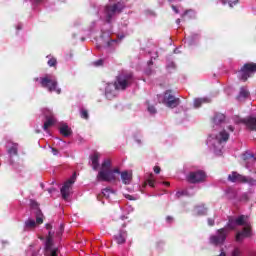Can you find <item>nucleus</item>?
I'll return each mask as SVG.
<instances>
[{
	"instance_id": "1",
	"label": "nucleus",
	"mask_w": 256,
	"mask_h": 256,
	"mask_svg": "<svg viewBox=\"0 0 256 256\" xmlns=\"http://www.w3.org/2000/svg\"><path fill=\"white\" fill-rule=\"evenodd\" d=\"M237 225H244V230L242 232H238L236 234V241L241 243L243 239L247 237H251V228L249 226L247 216H240L235 220L231 219L228 221L227 227L217 230L216 235H212L209 238L211 245H223L225 240L227 239V235H229V231L227 229H235Z\"/></svg>"
},
{
	"instance_id": "2",
	"label": "nucleus",
	"mask_w": 256,
	"mask_h": 256,
	"mask_svg": "<svg viewBox=\"0 0 256 256\" xmlns=\"http://www.w3.org/2000/svg\"><path fill=\"white\" fill-rule=\"evenodd\" d=\"M133 83V76L120 75L117 77L115 83L103 82L102 89L107 99H115L118 91H125L126 87H129Z\"/></svg>"
},
{
	"instance_id": "3",
	"label": "nucleus",
	"mask_w": 256,
	"mask_h": 256,
	"mask_svg": "<svg viewBox=\"0 0 256 256\" xmlns=\"http://www.w3.org/2000/svg\"><path fill=\"white\" fill-rule=\"evenodd\" d=\"M121 170L114 168L111 170V159H105L100 167V170L96 176L97 181H105L106 183H115Z\"/></svg>"
},
{
	"instance_id": "4",
	"label": "nucleus",
	"mask_w": 256,
	"mask_h": 256,
	"mask_svg": "<svg viewBox=\"0 0 256 256\" xmlns=\"http://www.w3.org/2000/svg\"><path fill=\"white\" fill-rule=\"evenodd\" d=\"M229 140V133L225 130H219L218 134H211L208 138L207 145L213 149L215 155H221L223 150V143H227Z\"/></svg>"
},
{
	"instance_id": "5",
	"label": "nucleus",
	"mask_w": 256,
	"mask_h": 256,
	"mask_svg": "<svg viewBox=\"0 0 256 256\" xmlns=\"http://www.w3.org/2000/svg\"><path fill=\"white\" fill-rule=\"evenodd\" d=\"M40 85L48 89L50 93H57L58 95L61 94V88L57 87V79L52 76H46L40 80Z\"/></svg>"
},
{
	"instance_id": "6",
	"label": "nucleus",
	"mask_w": 256,
	"mask_h": 256,
	"mask_svg": "<svg viewBox=\"0 0 256 256\" xmlns=\"http://www.w3.org/2000/svg\"><path fill=\"white\" fill-rule=\"evenodd\" d=\"M123 9H125V4H123V2H118L113 6H107L104 12L106 22L111 23V19H113L117 13H121Z\"/></svg>"
},
{
	"instance_id": "7",
	"label": "nucleus",
	"mask_w": 256,
	"mask_h": 256,
	"mask_svg": "<svg viewBox=\"0 0 256 256\" xmlns=\"http://www.w3.org/2000/svg\"><path fill=\"white\" fill-rule=\"evenodd\" d=\"M45 255L46 256H57L59 255V248L53 244V233L49 232L45 242Z\"/></svg>"
},
{
	"instance_id": "8",
	"label": "nucleus",
	"mask_w": 256,
	"mask_h": 256,
	"mask_svg": "<svg viewBox=\"0 0 256 256\" xmlns=\"http://www.w3.org/2000/svg\"><path fill=\"white\" fill-rule=\"evenodd\" d=\"M256 73V64L255 63H247L245 64L241 70L238 72V77L242 81H247L251 75Z\"/></svg>"
},
{
	"instance_id": "9",
	"label": "nucleus",
	"mask_w": 256,
	"mask_h": 256,
	"mask_svg": "<svg viewBox=\"0 0 256 256\" xmlns=\"http://www.w3.org/2000/svg\"><path fill=\"white\" fill-rule=\"evenodd\" d=\"M159 101L164 103L170 109H175L179 105V98H175L170 91H166L164 96H159Z\"/></svg>"
},
{
	"instance_id": "10",
	"label": "nucleus",
	"mask_w": 256,
	"mask_h": 256,
	"mask_svg": "<svg viewBox=\"0 0 256 256\" xmlns=\"http://www.w3.org/2000/svg\"><path fill=\"white\" fill-rule=\"evenodd\" d=\"M75 179L76 177L74 174L63 184L62 188L60 189L61 195L65 201L69 199V195H71V191H73V183H75Z\"/></svg>"
},
{
	"instance_id": "11",
	"label": "nucleus",
	"mask_w": 256,
	"mask_h": 256,
	"mask_svg": "<svg viewBox=\"0 0 256 256\" xmlns=\"http://www.w3.org/2000/svg\"><path fill=\"white\" fill-rule=\"evenodd\" d=\"M186 179L189 183H203V181L207 179V174H205V172L201 170H198V171L190 172L187 175Z\"/></svg>"
},
{
	"instance_id": "12",
	"label": "nucleus",
	"mask_w": 256,
	"mask_h": 256,
	"mask_svg": "<svg viewBox=\"0 0 256 256\" xmlns=\"http://www.w3.org/2000/svg\"><path fill=\"white\" fill-rule=\"evenodd\" d=\"M228 180H230L231 183H247V177L237 172H232L230 175H228Z\"/></svg>"
},
{
	"instance_id": "13",
	"label": "nucleus",
	"mask_w": 256,
	"mask_h": 256,
	"mask_svg": "<svg viewBox=\"0 0 256 256\" xmlns=\"http://www.w3.org/2000/svg\"><path fill=\"white\" fill-rule=\"evenodd\" d=\"M121 181L124 185H131L133 181V172L132 171H122L119 173Z\"/></svg>"
},
{
	"instance_id": "14",
	"label": "nucleus",
	"mask_w": 256,
	"mask_h": 256,
	"mask_svg": "<svg viewBox=\"0 0 256 256\" xmlns=\"http://www.w3.org/2000/svg\"><path fill=\"white\" fill-rule=\"evenodd\" d=\"M223 123H225V115L216 114L213 118V129H219V127H223Z\"/></svg>"
},
{
	"instance_id": "15",
	"label": "nucleus",
	"mask_w": 256,
	"mask_h": 256,
	"mask_svg": "<svg viewBox=\"0 0 256 256\" xmlns=\"http://www.w3.org/2000/svg\"><path fill=\"white\" fill-rule=\"evenodd\" d=\"M46 122L43 125L44 131H47L49 127L55 125V118L51 115V111L46 110Z\"/></svg>"
},
{
	"instance_id": "16",
	"label": "nucleus",
	"mask_w": 256,
	"mask_h": 256,
	"mask_svg": "<svg viewBox=\"0 0 256 256\" xmlns=\"http://www.w3.org/2000/svg\"><path fill=\"white\" fill-rule=\"evenodd\" d=\"M239 123H244L251 131H256V118L250 117L244 120H240Z\"/></svg>"
},
{
	"instance_id": "17",
	"label": "nucleus",
	"mask_w": 256,
	"mask_h": 256,
	"mask_svg": "<svg viewBox=\"0 0 256 256\" xmlns=\"http://www.w3.org/2000/svg\"><path fill=\"white\" fill-rule=\"evenodd\" d=\"M99 159H101V154H99L98 152L90 156L91 166L94 171H97V169H99Z\"/></svg>"
},
{
	"instance_id": "18",
	"label": "nucleus",
	"mask_w": 256,
	"mask_h": 256,
	"mask_svg": "<svg viewBox=\"0 0 256 256\" xmlns=\"http://www.w3.org/2000/svg\"><path fill=\"white\" fill-rule=\"evenodd\" d=\"M114 239L118 245H123L127 241V232L121 230L117 235L114 236Z\"/></svg>"
},
{
	"instance_id": "19",
	"label": "nucleus",
	"mask_w": 256,
	"mask_h": 256,
	"mask_svg": "<svg viewBox=\"0 0 256 256\" xmlns=\"http://www.w3.org/2000/svg\"><path fill=\"white\" fill-rule=\"evenodd\" d=\"M249 97V90L245 87L240 88V92L237 96L238 101H245Z\"/></svg>"
},
{
	"instance_id": "20",
	"label": "nucleus",
	"mask_w": 256,
	"mask_h": 256,
	"mask_svg": "<svg viewBox=\"0 0 256 256\" xmlns=\"http://www.w3.org/2000/svg\"><path fill=\"white\" fill-rule=\"evenodd\" d=\"M203 103H211V98L209 97H204V98H196L194 100V107L198 108L203 105Z\"/></svg>"
},
{
	"instance_id": "21",
	"label": "nucleus",
	"mask_w": 256,
	"mask_h": 256,
	"mask_svg": "<svg viewBox=\"0 0 256 256\" xmlns=\"http://www.w3.org/2000/svg\"><path fill=\"white\" fill-rule=\"evenodd\" d=\"M60 133L64 137H69V135H71L72 131H71L70 127L67 124H61Z\"/></svg>"
},
{
	"instance_id": "22",
	"label": "nucleus",
	"mask_w": 256,
	"mask_h": 256,
	"mask_svg": "<svg viewBox=\"0 0 256 256\" xmlns=\"http://www.w3.org/2000/svg\"><path fill=\"white\" fill-rule=\"evenodd\" d=\"M8 147V153L10 155V157H13V155H17V144H13L11 142H9L7 144Z\"/></svg>"
},
{
	"instance_id": "23",
	"label": "nucleus",
	"mask_w": 256,
	"mask_h": 256,
	"mask_svg": "<svg viewBox=\"0 0 256 256\" xmlns=\"http://www.w3.org/2000/svg\"><path fill=\"white\" fill-rule=\"evenodd\" d=\"M194 213L195 215H207V209L205 206L201 205V206H197L194 209Z\"/></svg>"
},
{
	"instance_id": "24",
	"label": "nucleus",
	"mask_w": 256,
	"mask_h": 256,
	"mask_svg": "<svg viewBox=\"0 0 256 256\" xmlns=\"http://www.w3.org/2000/svg\"><path fill=\"white\" fill-rule=\"evenodd\" d=\"M37 223L33 219H28L25 221V229H35Z\"/></svg>"
},
{
	"instance_id": "25",
	"label": "nucleus",
	"mask_w": 256,
	"mask_h": 256,
	"mask_svg": "<svg viewBox=\"0 0 256 256\" xmlns=\"http://www.w3.org/2000/svg\"><path fill=\"white\" fill-rule=\"evenodd\" d=\"M115 192L109 188H105L102 191V194L104 195V197H106V199H109V197H111V195H113Z\"/></svg>"
},
{
	"instance_id": "26",
	"label": "nucleus",
	"mask_w": 256,
	"mask_h": 256,
	"mask_svg": "<svg viewBox=\"0 0 256 256\" xmlns=\"http://www.w3.org/2000/svg\"><path fill=\"white\" fill-rule=\"evenodd\" d=\"M148 185L150 187H155V178H153V174H151L150 177L148 178Z\"/></svg>"
},
{
	"instance_id": "27",
	"label": "nucleus",
	"mask_w": 256,
	"mask_h": 256,
	"mask_svg": "<svg viewBox=\"0 0 256 256\" xmlns=\"http://www.w3.org/2000/svg\"><path fill=\"white\" fill-rule=\"evenodd\" d=\"M48 65H49V67H55V65H57V59H55V58H50V59L48 60Z\"/></svg>"
},
{
	"instance_id": "28",
	"label": "nucleus",
	"mask_w": 256,
	"mask_h": 256,
	"mask_svg": "<svg viewBox=\"0 0 256 256\" xmlns=\"http://www.w3.org/2000/svg\"><path fill=\"white\" fill-rule=\"evenodd\" d=\"M80 115L82 119H89V112L87 110H81Z\"/></svg>"
},
{
	"instance_id": "29",
	"label": "nucleus",
	"mask_w": 256,
	"mask_h": 256,
	"mask_svg": "<svg viewBox=\"0 0 256 256\" xmlns=\"http://www.w3.org/2000/svg\"><path fill=\"white\" fill-rule=\"evenodd\" d=\"M124 197H125L126 199H128L129 201H137V199H139V197H137V196H131V195H129V194H125Z\"/></svg>"
},
{
	"instance_id": "30",
	"label": "nucleus",
	"mask_w": 256,
	"mask_h": 256,
	"mask_svg": "<svg viewBox=\"0 0 256 256\" xmlns=\"http://www.w3.org/2000/svg\"><path fill=\"white\" fill-rule=\"evenodd\" d=\"M36 223H37V225H41V223H43V215L39 214L36 217Z\"/></svg>"
},
{
	"instance_id": "31",
	"label": "nucleus",
	"mask_w": 256,
	"mask_h": 256,
	"mask_svg": "<svg viewBox=\"0 0 256 256\" xmlns=\"http://www.w3.org/2000/svg\"><path fill=\"white\" fill-rule=\"evenodd\" d=\"M101 65H103V60H98L93 62L94 67H101Z\"/></svg>"
},
{
	"instance_id": "32",
	"label": "nucleus",
	"mask_w": 256,
	"mask_h": 256,
	"mask_svg": "<svg viewBox=\"0 0 256 256\" xmlns=\"http://www.w3.org/2000/svg\"><path fill=\"white\" fill-rule=\"evenodd\" d=\"M232 256H241V250L234 249V251L232 252Z\"/></svg>"
},
{
	"instance_id": "33",
	"label": "nucleus",
	"mask_w": 256,
	"mask_h": 256,
	"mask_svg": "<svg viewBox=\"0 0 256 256\" xmlns=\"http://www.w3.org/2000/svg\"><path fill=\"white\" fill-rule=\"evenodd\" d=\"M237 3H239L238 0L228 1L229 7H233L234 5H237Z\"/></svg>"
},
{
	"instance_id": "34",
	"label": "nucleus",
	"mask_w": 256,
	"mask_h": 256,
	"mask_svg": "<svg viewBox=\"0 0 256 256\" xmlns=\"http://www.w3.org/2000/svg\"><path fill=\"white\" fill-rule=\"evenodd\" d=\"M208 225H209L210 227H213V225H215V219H213V218H208Z\"/></svg>"
},
{
	"instance_id": "35",
	"label": "nucleus",
	"mask_w": 256,
	"mask_h": 256,
	"mask_svg": "<svg viewBox=\"0 0 256 256\" xmlns=\"http://www.w3.org/2000/svg\"><path fill=\"white\" fill-rule=\"evenodd\" d=\"M148 111H149V113H151L152 115H153L154 113H156L155 107H153V106L148 107Z\"/></svg>"
},
{
	"instance_id": "36",
	"label": "nucleus",
	"mask_w": 256,
	"mask_h": 256,
	"mask_svg": "<svg viewBox=\"0 0 256 256\" xmlns=\"http://www.w3.org/2000/svg\"><path fill=\"white\" fill-rule=\"evenodd\" d=\"M154 173L159 174L161 173V168L159 166L154 167Z\"/></svg>"
},
{
	"instance_id": "37",
	"label": "nucleus",
	"mask_w": 256,
	"mask_h": 256,
	"mask_svg": "<svg viewBox=\"0 0 256 256\" xmlns=\"http://www.w3.org/2000/svg\"><path fill=\"white\" fill-rule=\"evenodd\" d=\"M51 153L53 155H59V151L57 149H55V148H51Z\"/></svg>"
},
{
	"instance_id": "38",
	"label": "nucleus",
	"mask_w": 256,
	"mask_h": 256,
	"mask_svg": "<svg viewBox=\"0 0 256 256\" xmlns=\"http://www.w3.org/2000/svg\"><path fill=\"white\" fill-rule=\"evenodd\" d=\"M229 131H231L232 133L235 131V128L233 126H228Z\"/></svg>"
},
{
	"instance_id": "39",
	"label": "nucleus",
	"mask_w": 256,
	"mask_h": 256,
	"mask_svg": "<svg viewBox=\"0 0 256 256\" xmlns=\"http://www.w3.org/2000/svg\"><path fill=\"white\" fill-rule=\"evenodd\" d=\"M166 220L168 221V223H170V221H173V218L171 216H168Z\"/></svg>"
},
{
	"instance_id": "40",
	"label": "nucleus",
	"mask_w": 256,
	"mask_h": 256,
	"mask_svg": "<svg viewBox=\"0 0 256 256\" xmlns=\"http://www.w3.org/2000/svg\"><path fill=\"white\" fill-rule=\"evenodd\" d=\"M172 9H173V11H175V13H179V10H177V7L172 6Z\"/></svg>"
},
{
	"instance_id": "41",
	"label": "nucleus",
	"mask_w": 256,
	"mask_h": 256,
	"mask_svg": "<svg viewBox=\"0 0 256 256\" xmlns=\"http://www.w3.org/2000/svg\"><path fill=\"white\" fill-rule=\"evenodd\" d=\"M189 13H191V12H190V11L185 12V14H184V15H182L183 19H185V17H186V16H188V15H189Z\"/></svg>"
},
{
	"instance_id": "42",
	"label": "nucleus",
	"mask_w": 256,
	"mask_h": 256,
	"mask_svg": "<svg viewBox=\"0 0 256 256\" xmlns=\"http://www.w3.org/2000/svg\"><path fill=\"white\" fill-rule=\"evenodd\" d=\"M223 5H227V1L229 0H221Z\"/></svg>"
},
{
	"instance_id": "43",
	"label": "nucleus",
	"mask_w": 256,
	"mask_h": 256,
	"mask_svg": "<svg viewBox=\"0 0 256 256\" xmlns=\"http://www.w3.org/2000/svg\"><path fill=\"white\" fill-rule=\"evenodd\" d=\"M46 229H51V224H46Z\"/></svg>"
},
{
	"instance_id": "44",
	"label": "nucleus",
	"mask_w": 256,
	"mask_h": 256,
	"mask_svg": "<svg viewBox=\"0 0 256 256\" xmlns=\"http://www.w3.org/2000/svg\"><path fill=\"white\" fill-rule=\"evenodd\" d=\"M176 23H177V25H179L181 23V19H177Z\"/></svg>"
},
{
	"instance_id": "45",
	"label": "nucleus",
	"mask_w": 256,
	"mask_h": 256,
	"mask_svg": "<svg viewBox=\"0 0 256 256\" xmlns=\"http://www.w3.org/2000/svg\"><path fill=\"white\" fill-rule=\"evenodd\" d=\"M219 256H227L225 252H221Z\"/></svg>"
},
{
	"instance_id": "46",
	"label": "nucleus",
	"mask_w": 256,
	"mask_h": 256,
	"mask_svg": "<svg viewBox=\"0 0 256 256\" xmlns=\"http://www.w3.org/2000/svg\"><path fill=\"white\" fill-rule=\"evenodd\" d=\"M35 3H39V1H41V0H33Z\"/></svg>"
},
{
	"instance_id": "47",
	"label": "nucleus",
	"mask_w": 256,
	"mask_h": 256,
	"mask_svg": "<svg viewBox=\"0 0 256 256\" xmlns=\"http://www.w3.org/2000/svg\"><path fill=\"white\" fill-rule=\"evenodd\" d=\"M17 29H21V25H18V26H17Z\"/></svg>"
},
{
	"instance_id": "48",
	"label": "nucleus",
	"mask_w": 256,
	"mask_h": 256,
	"mask_svg": "<svg viewBox=\"0 0 256 256\" xmlns=\"http://www.w3.org/2000/svg\"><path fill=\"white\" fill-rule=\"evenodd\" d=\"M35 81H39V78H35Z\"/></svg>"
},
{
	"instance_id": "49",
	"label": "nucleus",
	"mask_w": 256,
	"mask_h": 256,
	"mask_svg": "<svg viewBox=\"0 0 256 256\" xmlns=\"http://www.w3.org/2000/svg\"><path fill=\"white\" fill-rule=\"evenodd\" d=\"M165 185H169V182H165Z\"/></svg>"
},
{
	"instance_id": "50",
	"label": "nucleus",
	"mask_w": 256,
	"mask_h": 256,
	"mask_svg": "<svg viewBox=\"0 0 256 256\" xmlns=\"http://www.w3.org/2000/svg\"><path fill=\"white\" fill-rule=\"evenodd\" d=\"M246 167H249V164H246Z\"/></svg>"
},
{
	"instance_id": "51",
	"label": "nucleus",
	"mask_w": 256,
	"mask_h": 256,
	"mask_svg": "<svg viewBox=\"0 0 256 256\" xmlns=\"http://www.w3.org/2000/svg\"><path fill=\"white\" fill-rule=\"evenodd\" d=\"M52 192V190H49V193H51Z\"/></svg>"
}]
</instances>
